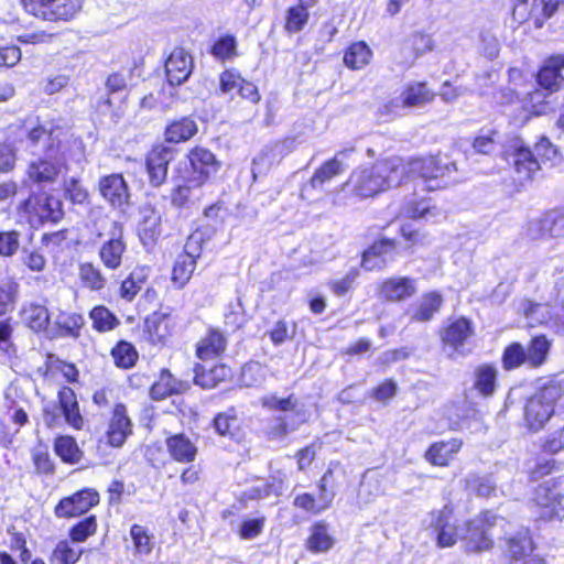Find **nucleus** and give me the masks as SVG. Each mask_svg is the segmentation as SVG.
<instances>
[{
	"label": "nucleus",
	"mask_w": 564,
	"mask_h": 564,
	"mask_svg": "<svg viewBox=\"0 0 564 564\" xmlns=\"http://www.w3.org/2000/svg\"><path fill=\"white\" fill-rule=\"evenodd\" d=\"M372 52L365 42L352 43L344 55V63L351 69H360L369 64Z\"/></svg>",
	"instance_id": "obj_42"
},
{
	"label": "nucleus",
	"mask_w": 564,
	"mask_h": 564,
	"mask_svg": "<svg viewBox=\"0 0 564 564\" xmlns=\"http://www.w3.org/2000/svg\"><path fill=\"white\" fill-rule=\"evenodd\" d=\"M100 503V494L96 488L84 487L62 497L53 508L57 519L70 520L88 516Z\"/></svg>",
	"instance_id": "obj_6"
},
{
	"label": "nucleus",
	"mask_w": 564,
	"mask_h": 564,
	"mask_svg": "<svg viewBox=\"0 0 564 564\" xmlns=\"http://www.w3.org/2000/svg\"><path fill=\"white\" fill-rule=\"evenodd\" d=\"M497 369L490 365H482L476 370L475 388L484 397L491 395L497 386Z\"/></svg>",
	"instance_id": "obj_45"
},
{
	"label": "nucleus",
	"mask_w": 564,
	"mask_h": 564,
	"mask_svg": "<svg viewBox=\"0 0 564 564\" xmlns=\"http://www.w3.org/2000/svg\"><path fill=\"white\" fill-rule=\"evenodd\" d=\"M552 94L540 87L527 94L523 105L524 108L535 116L546 115L553 109Z\"/></svg>",
	"instance_id": "obj_35"
},
{
	"label": "nucleus",
	"mask_w": 564,
	"mask_h": 564,
	"mask_svg": "<svg viewBox=\"0 0 564 564\" xmlns=\"http://www.w3.org/2000/svg\"><path fill=\"white\" fill-rule=\"evenodd\" d=\"M562 451H564V425L541 444V452L545 455H555Z\"/></svg>",
	"instance_id": "obj_64"
},
{
	"label": "nucleus",
	"mask_w": 564,
	"mask_h": 564,
	"mask_svg": "<svg viewBox=\"0 0 564 564\" xmlns=\"http://www.w3.org/2000/svg\"><path fill=\"white\" fill-rule=\"evenodd\" d=\"M308 20V8L301 4L291 7L286 12L285 29L289 32H299Z\"/></svg>",
	"instance_id": "obj_59"
},
{
	"label": "nucleus",
	"mask_w": 564,
	"mask_h": 564,
	"mask_svg": "<svg viewBox=\"0 0 564 564\" xmlns=\"http://www.w3.org/2000/svg\"><path fill=\"white\" fill-rule=\"evenodd\" d=\"M57 370L68 382H76L78 379V370L72 364H67L53 355L47 356V360L44 367H40L37 372L43 377H47L50 371Z\"/></svg>",
	"instance_id": "obj_49"
},
{
	"label": "nucleus",
	"mask_w": 564,
	"mask_h": 564,
	"mask_svg": "<svg viewBox=\"0 0 564 564\" xmlns=\"http://www.w3.org/2000/svg\"><path fill=\"white\" fill-rule=\"evenodd\" d=\"M276 153L273 148H264L252 161V175L264 174L275 162Z\"/></svg>",
	"instance_id": "obj_61"
},
{
	"label": "nucleus",
	"mask_w": 564,
	"mask_h": 564,
	"mask_svg": "<svg viewBox=\"0 0 564 564\" xmlns=\"http://www.w3.org/2000/svg\"><path fill=\"white\" fill-rule=\"evenodd\" d=\"M142 219L139 225V235L144 243L154 242L161 235V215L152 206H144L141 210Z\"/></svg>",
	"instance_id": "obj_31"
},
{
	"label": "nucleus",
	"mask_w": 564,
	"mask_h": 564,
	"mask_svg": "<svg viewBox=\"0 0 564 564\" xmlns=\"http://www.w3.org/2000/svg\"><path fill=\"white\" fill-rule=\"evenodd\" d=\"M564 55L549 57L538 73V84L550 93L557 91L563 82Z\"/></svg>",
	"instance_id": "obj_24"
},
{
	"label": "nucleus",
	"mask_w": 564,
	"mask_h": 564,
	"mask_svg": "<svg viewBox=\"0 0 564 564\" xmlns=\"http://www.w3.org/2000/svg\"><path fill=\"white\" fill-rule=\"evenodd\" d=\"M98 531V518L91 513L73 523L67 532V538L74 543H85Z\"/></svg>",
	"instance_id": "obj_34"
},
{
	"label": "nucleus",
	"mask_w": 564,
	"mask_h": 564,
	"mask_svg": "<svg viewBox=\"0 0 564 564\" xmlns=\"http://www.w3.org/2000/svg\"><path fill=\"white\" fill-rule=\"evenodd\" d=\"M538 545L529 528H521L503 539V553L510 563L527 561Z\"/></svg>",
	"instance_id": "obj_17"
},
{
	"label": "nucleus",
	"mask_w": 564,
	"mask_h": 564,
	"mask_svg": "<svg viewBox=\"0 0 564 564\" xmlns=\"http://www.w3.org/2000/svg\"><path fill=\"white\" fill-rule=\"evenodd\" d=\"M145 274L143 270H134L130 275L122 281L120 286V296L127 301H132L134 296L141 291L144 282Z\"/></svg>",
	"instance_id": "obj_54"
},
{
	"label": "nucleus",
	"mask_w": 564,
	"mask_h": 564,
	"mask_svg": "<svg viewBox=\"0 0 564 564\" xmlns=\"http://www.w3.org/2000/svg\"><path fill=\"white\" fill-rule=\"evenodd\" d=\"M58 399L66 423H77L80 420V413L74 391L64 388L59 391Z\"/></svg>",
	"instance_id": "obj_51"
},
{
	"label": "nucleus",
	"mask_w": 564,
	"mask_h": 564,
	"mask_svg": "<svg viewBox=\"0 0 564 564\" xmlns=\"http://www.w3.org/2000/svg\"><path fill=\"white\" fill-rule=\"evenodd\" d=\"M111 355L113 357L115 364L118 367L124 369L132 367L138 359V354L134 347L127 341H120L112 349Z\"/></svg>",
	"instance_id": "obj_58"
},
{
	"label": "nucleus",
	"mask_w": 564,
	"mask_h": 564,
	"mask_svg": "<svg viewBox=\"0 0 564 564\" xmlns=\"http://www.w3.org/2000/svg\"><path fill=\"white\" fill-rule=\"evenodd\" d=\"M321 447V443L312 442L311 444L296 451L294 458L299 471L307 470L316 458V451Z\"/></svg>",
	"instance_id": "obj_62"
},
{
	"label": "nucleus",
	"mask_w": 564,
	"mask_h": 564,
	"mask_svg": "<svg viewBox=\"0 0 564 564\" xmlns=\"http://www.w3.org/2000/svg\"><path fill=\"white\" fill-rule=\"evenodd\" d=\"M260 403L264 409L279 413H299L301 408L300 400L294 394H290L286 398L267 394L261 398Z\"/></svg>",
	"instance_id": "obj_41"
},
{
	"label": "nucleus",
	"mask_w": 564,
	"mask_h": 564,
	"mask_svg": "<svg viewBox=\"0 0 564 564\" xmlns=\"http://www.w3.org/2000/svg\"><path fill=\"white\" fill-rule=\"evenodd\" d=\"M564 479L553 478L538 485L530 499V507L539 521L561 520L564 510Z\"/></svg>",
	"instance_id": "obj_5"
},
{
	"label": "nucleus",
	"mask_w": 564,
	"mask_h": 564,
	"mask_svg": "<svg viewBox=\"0 0 564 564\" xmlns=\"http://www.w3.org/2000/svg\"><path fill=\"white\" fill-rule=\"evenodd\" d=\"M527 365L525 348L520 343L507 346L502 355V366L506 370H512Z\"/></svg>",
	"instance_id": "obj_56"
},
{
	"label": "nucleus",
	"mask_w": 564,
	"mask_h": 564,
	"mask_svg": "<svg viewBox=\"0 0 564 564\" xmlns=\"http://www.w3.org/2000/svg\"><path fill=\"white\" fill-rule=\"evenodd\" d=\"M104 227L107 229L106 234L97 232L98 238L107 236V239L101 243L98 256L101 263L110 270H117L121 267L123 254L127 245L123 241V227L116 220L106 219Z\"/></svg>",
	"instance_id": "obj_7"
},
{
	"label": "nucleus",
	"mask_w": 564,
	"mask_h": 564,
	"mask_svg": "<svg viewBox=\"0 0 564 564\" xmlns=\"http://www.w3.org/2000/svg\"><path fill=\"white\" fill-rule=\"evenodd\" d=\"M404 215L412 219L434 220L442 215L441 210L432 206L430 200L409 202L404 209Z\"/></svg>",
	"instance_id": "obj_50"
},
{
	"label": "nucleus",
	"mask_w": 564,
	"mask_h": 564,
	"mask_svg": "<svg viewBox=\"0 0 564 564\" xmlns=\"http://www.w3.org/2000/svg\"><path fill=\"white\" fill-rule=\"evenodd\" d=\"M191 171L187 172L188 182L194 186H202L216 174L220 167L215 154L206 148L196 147L187 154Z\"/></svg>",
	"instance_id": "obj_13"
},
{
	"label": "nucleus",
	"mask_w": 564,
	"mask_h": 564,
	"mask_svg": "<svg viewBox=\"0 0 564 564\" xmlns=\"http://www.w3.org/2000/svg\"><path fill=\"white\" fill-rule=\"evenodd\" d=\"M196 268V261L188 256H178L172 272V280L180 288H183L191 279Z\"/></svg>",
	"instance_id": "obj_52"
},
{
	"label": "nucleus",
	"mask_w": 564,
	"mask_h": 564,
	"mask_svg": "<svg viewBox=\"0 0 564 564\" xmlns=\"http://www.w3.org/2000/svg\"><path fill=\"white\" fill-rule=\"evenodd\" d=\"M22 317L34 332L45 330L50 323L48 310L45 305L29 303L23 306Z\"/></svg>",
	"instance_id": "obj_36"
},
{
	"label": "nucleus",
	"mask_w": 564,
	"mask_h": 564,
	"mask_svg": "<svg viewBox=\"0 0 564 564\" xmlns=\"http://www.w3.org/2000/svg\"><path fill=\"white\" fill-rule=\"evenodd\" d=\"M167 453L172 460L181 464H192L198 454V448L184 433L171 434L165 438Z\"/></svg>",
	"instance_id": "obj_23"
},
{
	"label": "nucleus",
	"mask_w": 564,
	"mask_h": 564,
	"mask_svg": "<svg viewBox=\"0 0 564 564\" xmlns=\"http://www.w3.org/2000/svg\"><path fill=\"white\" fill-rule=\"evenodd\" d=\"M54 452L63 463L70 465L77 464L83 457L75 438L68 435H59L54 440Z\"/></svg>",
	"instance_id": "obj_38"
},
{
	"label": "nucleus",
	"mask_w": 564,
	"mask_h": 564,
	"mask_svg": "<svg viewBox=\"0 0 564 564\" xmlns=\"http://www.w3.org/2000/svg\"><path fill=\"white\" fill-rule=\"evenodd\" d=\"M402 169L404 170V180L420 177L425 181L444 178L449 176L452 171H457L454 162L443 163L437 156L412 158L408 161L402 159Z\"/></svg>",
	"instance_id": "obj_10"
},
{
	"label": "nucleus",
	"mask_w": 564,
	"mask_h": 564,
	"mask_svg": "<svg viewBox=\"0 0 564 564\" xmlns=\"http://www.w3.org/2000/svg\"><path fill=\"white\" fill-rule=\"evenodd\" d=\"M75 543L67 539L58 540L53 546L48 561L51 564H76L80 560L84 550L76 547Z\"/></svg>",
	"instance_id": "obj_32"
},
{
	"label": "nucleus",
	"mask_w": 564,
	"mask_h": 564,
	"mask_svg": "<svg viewBox=\"0 0 564 564\" xmlns=\"http://www.w3.org/2000/svg\"><path fill=\"white\" fill-rule=\"evenodd\" d=\"M499 520L500 517L490 509H482L475 517L467 519L462 536L463 551L474 555L491 551L496 544L492 530Z\"/></svg>",
	"instance_id": "obj_4"
},
{
	"label": "nucleus",
	"mask_w": 564,
	"mask_h": 564,
	"mask_svg": "<svg viewBox=\"0 0 564 564\" xmlns=\"http://www.w3.org/2000/svg\"><path fill=\"white\" fill-rule=\"evenodd\" d=\"M497 137L498 132L496 130L482 131L473 142L474 150L480 154H490L496 149Z\"/></svg>",
	"instance_id": "obj_63"
},
{
	"label": "nucleus",
	"mask_w": 564,
	"mask_h": 564,
	"mask_svg": "<svg viewBox=\"0 0 564 564\" xmlns=\"http://www.w3.org/2000/svg\"><path fill=\"white\" fill-rule=\"evenodd\" d=\"M403 181L402 158L390 156L354 170L345 185L349 187L352 195L370 198L399 186Z\"/></svg>",
	"instance_id": "obj_1"
},
{
	"label": "nucleus",
	"mask_w": 564,
	"mask_h": 564,
	"mask_svg": "<svg viewBox=\"0 0 564 564\" xmlns=\"http://www.w3.org/2000/svg\"><path fill=\"white\" fill-rule=\"evenodd\" d=\"M20 284L9 278L0 282V315L12 311L19 297Z\"/></svg>",
	"instance_id": "obj_47"
},
{
	"label": "nucleus",
	"mask_w": 564,
	"mask_h": 564,
	"mask_svg": "<svg viewBox=\"0 0 564 564\" xmlns=\"http://www.w3.org/2000/svg\"><path fill=\"white\" fill-rule=\"evenodd\" d=\"M443 299L438 293L432 292L424 295L419 305L411 312V321L425 323L432 319L442 306Z\"/></svg>",
	"instance_id": "obj_37"
},
{
	"label": "nucleus",
	"mask_w": 564,
	"mask_h": 564,
	"mask_svg": "<svg viewBox=\"0 0 564 564\" xmlns=\"http://www.w3.org/2000/svg\"><path fill=\"white\" fill-rule=\"evenodd\" d=\"M197 132L196 122L187 117L172 122L165 130L167 142L178 143L191 139Z\"/></svg>",
	"instance_id": "obj_40"
},
{
	"label": "nucleus",
	"mask_w": 564,
	"mask_h": 564,
	"mask_svg": "<svg viewBox=\"0 0 564 564\" xmlns=\"http://www.w3.org/2000/svg\"><path fill=\"white\" fill-rule=\"evenodd\" d=\"M144 459L152 468L161 470L166 465L171 464L172 458L170 457L167 449L159 443H152L145 447Z\"/></svg>",
	"instance_id": "obj_55"
},
{
	"label": "nucleus",
	"mask_w": 564,
	"mask_h": 564,
	"mask_svg": "<svg viewBox=\"0 0 564 564\" xmlns=\"http://www.w3.org/2000/svg\"><path fill=\"white\" fill-rule=\"evenodd\" d=\"M21 232L11 230H0V257L12 258L20 249Z\"/></svg>",
	"instance_id": "obj_57"
},
{
	"label": "nucleus",
	"mask_w": 564,
	"mask_h": 564,
	"mask_svg": "<svg viewBox=\"0 0 564 564\" xmlns=\"http://www.w3.org/2000/svg\"><path fill=\"white\" fill-rule=\"evenodd\" d=\"M556 397V387H545L532 397L525 405L527 423H546L554 413V400Z\"/></svg>",
	"instance_id": "obj_16"
},
{
	"label": "nucleus",
	"mask_w": 564,
	"mask_h": 564,
	"mask_svg": "<svg viewBox=\"0 0 564 564\" xmlns=\"http://www.w3.org/2000/svg\"><path fill=\"white\" fill-rule=\"evenodd\" d=\"M473 333L470 321L464 317L451 321L441 330L443 351L451 359L466 356L469 352V349L466 348V343Z\"/></svg>",
	"instance_id": "obj_11"
},
{
	"label": "nucleus",
	"mask_w": 564,
	"mask_h": 564,
	"mask_svg": "<svg viewBox=\"0 0 564 564\" xmlns=\"http://www.w3.org/2000/svg\"><path fill=\"white\" fill-rule=\"evenodd\" d=\"M506 160L513 164L521 181L531 180L541 169V163L552 162L557 156L556 148L542 138L534 147V153L524 147L520 138H513L505 149Z\"/></svg>",
	"instance_id": "obj_2"
},
{
	"label": "nucleus",
	"mask_w": 564,
	"mask_h": 564,
	"mask_svg": "<svg viewBox=\"0 0 564 564\" xmlns=\"http://www.w3.org/2000/svg\"><path fill=\"white\" fill-rule=\"evenodd\" d=\"M231 378V369L225 365H215L209 369L197 366L195 369V383L205 389H212L220 382Z\"/></svg>",
	"instance_id": "obj_29"
},
{
	"label": "nucleus",
	"mask_w": 564,
	"mask_h": 564,
	"mask_svg": "<svg viewBox=\"0 0 564 564\" xmlns=\"http://www.w3.org/2000/svg\"><path fill=\"white\" fill-rule=\"evenodd\" d=\"M58 145L50 144L43 158L30 162L28 167L29 177L39 184L53 183L59 175L63 162L58 156Z\"/></svg>",
	"instance_id": "obj_14"
},
{
	"label": "nucleus",
	"mask_w": 564,
	"mask_h": 564,
	"mask_svg": "<svg viewBox=\"0 0 564 564\" xmlns=\"http://www.w3.org/2000/svg\"><path fill=\"white\" fill-rule=\"evenodd\" d=\"M416 292L415 280L410 278H392L382 282L380 293L387 301L400 302Z\"/></svg>",
	"instance_id": "obj_26"
},
{
	"label": "nucleus",
	"mask_w": 564,
	"mask_h": 564,
	"mask_svg": "<svg viewBox=\"0 0 564 564\" xmlns=\"http://www.w3.org/2000/svg\"><path fill=\"white\" fill-rule=\"evenodd\" d=\"M463 444L462 438L434 442L425 451L424 458L434 467H447L462 449Z\"/></svg>",
	"instance_id": "obj_20"
},
{
	"label": "nucleus",
	"mask_w": 564,
	"mask_h": 564,
	"mask_svg": "<svg viewBox=\"0 0 564 564\" xmlns=\"http://www.w3.org/2000/svg\"><path fill=\"white\" fill-rule=\"evenodd\" d=\"M89 317L93 321V327L100 333L112 330L120 324L117 316L102 305L94 307Z\"/></svg>",
	"instance_id": "obj_48"
},
{
	"label": "nucleus",
	"mask_w": 564,
	"mask_h": 564,
	"mask_svg": "<svg viewBox=\"0 0 564 564\" xmlns=\"http://www.w3.org/2000/svg\"><path fill=\"white\" fill-rule=\"evenodd\" d=\"M192 56L181 47H176L165 62V73L171 85H181L187 80L193 70Z\"/></svg>",
	"instance_id": "obj_19"
},
{
	"label": "nucleus",
	"mask_w": 564,
	"mask_h": 564,
	"mask_svg": "<svg viewBox=\"0 0 564 564\" xmlns=\"http://www.w3.org/2000/svg\"><path fill=\"white\" fill-rule=\"evenodd\" d=\"M79 279L83 285L91 291L102 290L107 282L101 270L91 262L79 265Z\"/></svg>",
	"instance_id": "obj_46"
},
{
	"label": "nucleus",
	"mask_w": 564,
	"mask_h": 564,
	"mask_svg": "<svg viewBox=\"0 0 564 564\" xmlns=\"http://www.w3.org/2000/svg\"><path fill=\"white\" fill-rule=\"evenodd\" d=\"M561 465L555 458H538L534 466L528 470V480L530 482H538L560 470Z\"/></svg>",
	"instance_id": "obj_53"
},
{
	"label": "nucleus",
	"mask_w": 564,
	"mask_h": 564,
	"mask_svg": "<svg viewBox=\"0 0 564 564\" xmlns=\"http://www.w3.org/2000/svg\"><path fill=\"white\" fill-rule=\"evenodd\" d=\"M173 152L166 147H156L147 156V172L152 186H161L167 176V166Z\"/></svg>",
	"instance_id": "obj_21"
},
{
	"label": "nucleus",
	"mask_w": 564,
	"mask_h": 564,
	"mask_svg": "<svg viewBox=\"0 0 564 564\" xmlns=\"http://www.w3.org/2000/svg\"><path fill=\"white\" fill-rule=\"evenodd\" d=\"M335 474H346L345 467L339 460H332L324 474L316 482L317 494L303 491L293 498L292 505L296 510L314 517L329 510L334 505L336 492Z\"/></svg>",
	"instance_id": "obj_3"
},
{
	"label": "nucleus",
	"mask_w": 564,
	"mask_h": 564,
	"mask_svg": "<svg viewBox=\"0 0 564 564\" xmlns=\"http://www.w3.org/2000/svg\"><path fill=\"white\" fill-rule=\"evenodd\" d=\"M550 348L551 343L545 336L533 337L525 348L527 365L531 368L541 367L546 361Z\"/></svg>",
	"instance_id": "obj_39"
},
{
	"label": "nucleus",
	"mask_w": 564,
	"mask_h": 564,
	"mask_svg": "<svg viewBox=\"0 0 564 564\" xmlns=\"http://www.w3.org/2000/svg\"><path fill=\"white\" fill-rule=\"evenodd\" d=\"M188 388L187 381L177 380L167 369H163L159 380L152 384L150 394L154 400H162L173 393H182Z\"/></svg>",
	"instance_id": "obj_27"
},
{
	"label": "nucleus",
	"mask_w": 564,
	"mask_h": 564,
	"mask_svg": "<svg viewBox=\"0 0 564 564\" xmlns=\"http://www.w3.org/2000/svg\"><path fill=\"white\" fill-rule=\"evenodd\" d=\"M129 535L134 555L148 556L152 553L155 546V538L145 525L133 523L130 527Z\"/></svg>",
	"instance_id": "obj_33"
},
{
	"label": "nucleus",
	"mask_w": 564,
	"mask_h": 564,
	"mask_svg": "<svg viewBox=\"0 0 564 564\" xmlns=\"http://www.w3.org/2000/svg\"><path fill=\"white\" fill-rule=\"evenodd\" d=\"M562 218L554 212L547 213L542 218L533 219L528 227V236L533 239H546L562 234Z\"/></svg>",
	"instance_id": "obj_25"
},
{
	"label": "nucleus",
	"mask_w": 564,
	"mask_h": 564,
	"mask_svg": "<svg viewBox=\"0 0 564 564\" xmlns=\"http://www.w3.org/2000/svg\"><path fill=\"white\" fill-rule=\"evenodd\" d=\"M431 519L430 528L437 547H452L462 540L454 505L446 503L441 509L432 511Z\"/></svg>",
	"instance_id": "obj_8"
},
{
	"label": "nucleus",
	"mask_w": 564,
	"mask_h": 564,
	"mask_svg": "<svg viewBox=\"0 0 564 564\" xmlns=\"http://www.w3.org/2000/svg\"><path fill=\"white\" fill-rule=\"evenodd\" d=\"M25 210L37 216L42 221L57 223L64 216L61 199L44 193L30 196L25 202Z\"/></svg>",
	"instance_id": "obj_18"
},
{
	"label": "nucleus",
	"mask_w": 564,
	"mask_h": 564,
	"mask_svg": "<svg viewBox=\"0 0 564 564\" xmlns=\"http://www.w3.org/2000/svg\"><path fill=\"white\" fill-rule=\"evenodd\" d=\"M226 340L224 336L215 330H212L205 338L202 339L197 347V357L199 359H208L218 356L224 351Z\"/></svg>",
	"instance_id": "obj_44"
},
{
	"label": "nucleus",
	"mask_w": 564,
	"mask_h": 564,
	"mask_svg": "<svg viewBox=\"0 0 564 564\" xmlns=\"http://www.w3.org/2000/svg\"><path fill=\"white\" fill-rule=\"evenodd\" d=\"M24 129L26 131V147L33 153H35L36 149L40 147L43 148L45 152L50 144H55L52 129L39 122L37 119L35 121L30 120L25 122Z\"/></svg>",
	"instance_id": "obj_28"
},
{
	"label": "nucleus",
	"mask_w": 564,
	"mask_h": 564,
	"mask_svg": "<svg viewBox=\"0 0 564 564\" xmlns=\"http://www.w3.org/2000/svg\"><path fill=\"white\" fill-rule=\"evenodd\" d=\"M564 0H518L513 7V19L523 23L532 20L534 26L540 29L544 21L550 19Z\"/></svg>",
	"instance_id": "obj_12"
},
{
	"label": "nucleus",
	"mask_w": 564,
	"mask_h": 564,
	"mask_svg": "<svg viewBox=\"0 0 564 564\" xmlns=\"http://www.w3.org/2000/svg\"><path fill=\"white\" fill-rule=\"evenodd\" d=\"M30 14L46 21H67L82 9V0H21Z\"/></svg>",
	"instance_id": "obj_9"
},
{
	"label": "nucleus",
	"mask_w": 564,
	"mask_h": 564,
	"mask_svg": "<svg viewBox=\"0 0 564 564\" xmlns=\"http://www.w3.org/2000/svg\"><path fill=\"white\" fill-rule=\"evenodd\" d=\"M401 98L404 106L417 107L431 101L434 94L430 91L424 83H415L403 90Z\"/></svg>",
	"instance_id": "obj_43"
},
{
	"label": "nucleus",
	"mask_w": 564,
	"mask_h": 564,
	"mask_svg": "<svg viewBox=\"0 0 564 564\" xmlns=\"http://www.w3.org/2000/svg\"><path fill=\"white\" fill-rule=\"evenodd\" d=\"M57 325L63 330V335L73 338L79 337V332L84 325V318L80 314H61L57 317Z\"/></svg>",
	"instance_id": "obj_60"
},
{
	"label": "nucleus",
	"mask_w": 564,
	"mask_h": 564,
	"mask_svg": "<svg viewBox=\"0 0 564 564\" xmlns=\"http://www.w3.org/2000/svg\"><path fill=\"white\" fill-rule=\"evenodd\" d=\"M335 545V538L329 532V524L325 520L314 521L304 541L305 549L312 554L329 552Z\"/></svg>",
	"instance_id": "obj_22"
},
{
	"label": "nucleus",
	"mask_w": 564,
	"mask_h": 564,
	"mask_svg": "<svg viewBox=\"0 0 564 564\" xmlns=\"http://www.w3.org/2000/svg\"><path fill=\"white\" fill-rule=\"evenodd\" d=\"M98 189L102 198L113 208L123 212L130 205L129 186L121 174L102 176L99 180Z\"/></svg>",
	"instance_id": "obj_15"
},
{
	"label": "nucleus",
	"mask_w": 564,
	"mask_h": 564,
	"mask_svg": "<svg viewBox=\"0 0 564 564\" xmlns=\"http://www.w3.org/2000/svg\"><path fill=\"white\" fill-rule=\"evenodd\" d=\"M351 149L338 152L333 159L326 161L319 169H317L312 176L310 184L313 188H322L325 183L330 181L334 176L344 171L343 163L339 156L346 158L351 152Z\"/></svg>",
	"instance_id": "obj_30"
}]
</instances>
